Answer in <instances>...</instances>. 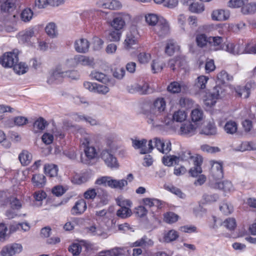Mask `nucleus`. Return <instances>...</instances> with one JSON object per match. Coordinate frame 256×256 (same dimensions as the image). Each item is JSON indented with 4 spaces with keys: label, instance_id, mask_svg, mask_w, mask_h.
I'll use <instances>...</instances> for the list:
<instances>
[{
    "label": "nucleus",
    "instance_id": "1",
    "mask_svg": "<svg viewBox=\"0 0 256 256\" xmlns=\"http://www.w3.org/2000/svg\"><path fill=\"white\" fill-rule=\"evenodd\" d=\"M166 109V102L162 98H157L153 102L148 111L145 112L146 118L148 124L151 126H157L160 124V116L164 114Z\"/></svg>",
    "mask_w": 256,
    "mask_h": 256
},
{
    "label": "nucleus",
    "instance_id": "2",
    "mask_svg": "<svg viewBox=\"0 0 256 256\" xmlns=\"http://www.w3.org/2000/svg\"><path fill=\"white\" fill-rule=\"evenodd\" d=\"M91 137L90 134H86L81 140L82 147L86 158V160L82 162L85 164H88V161L94 159L98 154L96 148L91 144Z\"/></svg>",
    "mask_w": 256,
    "mask_h": 256
},
{
    "label": "nucleus",
    "instance_id": "3",
    "mask_svg": "<svg viewBox=\"0 0 256 256\" xmlns=\"http://www.w3.org/2000/svg\"><path fill=\"white\" fill-rule=\"evenodd\" d=\"M107 144L110 147V148L102 150L100 153V158L108 167L110 168H118V163L113 154L110 143L108 141L107 142Z\"/></svg>",
    "mask_w": 256,
    "mask_h": 256
},
{
    "label": "nucleus",
    "instance_id": "4",
    "mask_svg": "<svg viewBox=\"0 0 256 256\" xmlns=\"http://www.w3.org/2000/svg\"><path fill=\"white\" fill-rule=\"evenodd\" d=\"M18 50H14L12 52H5L0 57V64L6 68H12L15 63L18 62Z\"/></svg>",
    "mask_w": 256,
    "mask_h": 256
},
{
    "label": "nucleus",
    "instance_id": "5",
    "mask_svg": "<svg viewBox=\"0 0 256 256\" xmlns=\"http://www.w3.org/2000/svg\"><path fill=\"white\" fill-rule=\"evenodd\" d=\"M222 93L223 90L220 86H214L211 92L206 94L204 99V104L210 107L214 105L216 100L222 96Z\"/></svg>",
    "mask_w": 256,
    "mask_h": 256
},
{
    "label": "nucleus",
    "instance_id": "6",
    "mask_svg": "<svg viewBox=\"0 0 256 256\" xmlns=\"http://www.w3.org/2000/svg\"><path fill=\"white\" fill-rule=\"evenodd\" d=\"M211 165L212 166L210 170V180L218 182L224 177L222 164L220 162L212 161Z\"/></svg>",
    "mask_w": 256,
    "mask_h": 256
},
{
    "label": "nucleus",
    "instance_id": "7",
    "mask_svg": "<svg viewBox=\"0 0 256 256\" xmlns=\"http://www.w3.org/2000/svg\"><path fill=\"white\" fill-rule=\"evenodd\" d=\"M130 16L127 14H118L116 15L110 25L114 30H121L126 24V22L130 20Z\"/></svg>",
    "mask_w": 256,
    "mask_h": 256
},
{
    "label": "nucleus",
    "instance_id": "8",
    "mask_svg": "<svg viewBox=\"0 0 256 256\" xmlns=\"http://www.w3.org/2000/svg\"><path fill=\"white\" fill-rule=\"evenodd\" d=\"M244 42L243 40H239L236 44L228 42L225 45L224 50L236 55L244 53Z\"/></svg>",
    "mask_w": 256,
    "mask_h": 256
},
{
    "label": "nucleus",
    "instance_id": "9",
    "mask_svg": "<svg viewBox=\"0 0 256 256\" xmlns=\"http://www.w3.org/2000/svg\"><path fill=\"white\" fill-rule=\"evenodd\" d=\"M139 35L137 28L136 26L130 27L129 32L127 33L124 40V46L127 50L132 48L133 45L137 43Z\"/></svg>",
    "mask_w": 256,
    "mask_h": 256
},
{
    "label": "nucleus",
    "instance_id": "10",
    "mask_svg": "<svg viewBox=\"0 0 256 256\" xmlns=\"http://www.w3.org/2000/svg\"><path fill=\"white\" fill-rule=\"evenodd\" d=\"M154 147L164 154H168L172 150V144L169 140H164L159 138H154L152 139Z\"/></svg>",
    "mask_w": 256,
    "mask_h": 256
},
{
    "label": "nucleus",
    "instance_id": "11",
    "mask_svg": "<svg viewBox=\"0 0 256 256\" xmlns=\"http://www.w3.org/2000/svg\"><path fill=\"white\" fill-rule=\"evenodd\" d=\"M147 140L146 139L142 140H132V145L135 148L140 149L141 154H146L150 152L154 149L152 140L148 142V147L146 146Z\"/></svg>",
    "mask_w": 256,
    "mask_h": 256
},
{
    "label": "nucleus",
    "instance_id": "12",
    "mask_svg": "<svg viewBox=\"0 0 256 256\" xmlns=\"http://www.w3.org/2000/svg\"><path fill=\"white\" fill-rule=\"evenodd\" d=\"M22 250V244L14 243L4 246L0 254L1 256H14L15 254L20 253Z\"/></svg>",
    "mask_w": 256,
    "mask_h": 256
},
{
    "label": "nucleus",
    "instance_id": "13",
    "mask_svg": "<svg viewBox=\"0 0 256 256\" xmlns=\"http://www.w3.org/2000/svg\"><path fill=\"white\" fill-rule=\"evenodd\" d=\"M64 70L61 68V67L57 66L50 73L46 81L47 83L49 84H53L60 82L64 78Z\"/></svg>",
    "mask_w": 256,
    "mask_h": 256
},
{
    "label": "nucleus",
    "instance_id": "14",
    "mask_svg": "<svg viewBox=\"0 0 256 256\" xmlns=\"http://www.w3.org/2000/svg\"><path fill=\"white\" fill-rule=\"evenodd\" d=\"M154 31L160 38H165L170 33V26L168 22L162 18L154 28Z\"/></svg>",
    "mask_w": 256,
    "mask_h": 256
},
{
    "label": "nucleus",
    "instance_id": "15",
    "mask_svg": "<svg viewBox=\"0 0 256 256\" xmlns=\"http://www.w3.org/2000/svg\"><path fill=\"white\" fill-rule=\"evenodd\" d=\"M86 232L93 236H97L106 238L108 234L104 229L100 226L93 225L86 228Z\"/></svg>",
    "mask_w": 256,
    "mask_h": 256
},
{
    "label": "nucleus",
    "instance_id": "16",
    "mask_svg": "<svg viewBox=\"0 0 256 256\" xmlns=\"http://www.w3.org/2000/svg\"><path fill=\"white\" fill-rule=\"evenodd\" d=\"M202 162V158L201 156H196L194 158V166L189 170V173L192 177H196L202 172L201 165Z\"/></svg>",
    "mask_w": 256,
    "mask_h": 256
},
{
    "label": "nucleus",
    "instance_id": "17",
    "mask_svg": "<svg viewBox=\"0 0 256 256\" xmlns=\"http://www.w3.org/2000/svg\"><path fill=\"white\" fill-rule=\"evenodd\" d=\"M223 38L221 36H209V44L211 49L216 51L224 50L225 45H222Z\"/></svg>",
    "mask_w": 256,
    "mask_h": 256
},
{
    "label": "nucleus",
    "instance_id": "18",
    "mask_svg": "<svg viewBox=\"0 0 256 256\" xmlns=\"http://www.w3.org/2000/svg\"><path fill=\"white\" fill-rule=\"evenodd\" d=\"M97 4L98 7L110 10L118 9L121 7L120 3L116 0H106L99 1Z\"/></svg>",
    "mask_w": 256,
    "mask_h": 256
},
{
    "label": "nucleus",
    "instance_id": "19",
    "mask_svg": "<svg viewBox=\"0 0 256 256\" xmlns=\"http://www.w3.org/2000/svg\"><path fill=\"white\" fill-rule=\"evenodd\" d=\"M210 186L216 189L223 190L224 192H231L234 190L232 182L228 180L220 182H211Z\"/></svg>",
    "mask_w": 256,
    "mask_h": 256
},
{
    "label": "nucleus",
    "instance_id": "20",
    "mask_svg": "<svg viewBox=\"0 0 256 256\" xmlns=\"http://www.w3.org/2000/svg\"><path fill=\"white\" fill-rule=\"evenodd\" d=\"M90 44L85 38H80L75 41L74 48L79 53H86L89 49Z\"/></svg>",
    "mask_w": 256,
    "mask_h": 256
},
{
    "label": "nucleus",
    "instance_id": "21",
    "mask_svg": "<svg viewBox=\"0 0 256 256\" xmlns=\"http://www.w3.org/2000/svg\"><path fill=\"white\" fill-rule=\"evenodd\" d=\"M154 242L152 240L147 236H144L132 244V247H142L148 248L154 246Z\"/></svg>",
    "mask_w": 256,
    "mask_h": 256
},
{
    "label": "nucleus",
    "instance_id": "22",
    "mask_svg": "<svg viewBox=\"0 0 256 256\" xmlns=\"http://www.w3.org/2000/svg\"><path fill=\"white\" fill-rule=\"evenodd\" d=\"M132 90H130V92H138L141 94H146L152 93V90L150 88L149 85L144 83L142 85L135 84L132 86Z\"/></svg>",
    "mask_w": 256,
    "mask_h": 256
},
{
    "label": "nucleus",
    "instance_id": "23",
    "mask_svg": "<svg viewBox=\"0 0 256 256\" xmlns=\"http://www.w3.org/2000/svg\"><path fill=\"white\" fill-rule=\"evenodd\" d=\"M87 206L86 201L83 199L78 200L71 210L73 215H78L82 214L86 209Z\"/></svg>",
    "mask_w": 256,
    "mask_h": 256
},
{
    "label": "nucleus",
    "instance_id": "24",
    "mask_svg": "<svg viewBox=\"0 0 256 256\" xmlns=\"http://www.w3.org/2000/svg\"><path fill=\"white\" fill-rule=\"evenodd\" d=\"M196 127L190 122L182 124L180 128V134L191 136L196 134Z\"/></svg>",
    "mask_w": 256,
    "mask_h": 256
},
{
    "label": "nucleus",
    "instance_id": "25",
    "mask_svg": "<svg viewBox=\"0 0 256 256\" xmlns=\"http://www.w3.org/2000/svg\"><path fill=\"white\" fill-rule=\"evenodd\" d=\"M230 17V12L228 10H216L212 12V18L214 20L223 21L228 20Z\"/></svg>",
    "mask_w": 256,
    "mask_h": 256
},
{
    "label": "nucleus",
    "instance_id": "26",
    "mask_svg": "<svg viewBox=\"0 0 256 256\" xmlns=\"http://www.w3.org/2000/svg\"><path fill=\"white\" fill-rule=\"evenodd\" d=\"M32 182L34 186L43 188L46 184V178L42 174H36L32 176Z\"/></svg>",
    "mask_w": 256,
    "mask_h": 256
},
{
    "label": "nucleus",
    "instance_id": "27",
    "mask_svg": "<svg viewBox=\"0 0 256 256\" xmlns=\"http://www.w3.org/2000/svg\"><path fill=\"white\" fill-rule=\"evenodd\" d=\"M180 50V46L177 43L173 40H169L167 41L166 46L165 52L168 56H170Z\"/></svg>",
    "mask_w": 256,
    "mask_h": 256
},
{
    "label": "nucleus",
    "instance_id": "28",
    "mask_svg": "<svg viewBox=\"0 0 256 256\" xmlns=\"http://www.w3.org/2000/svg\"><path fill=\"white\" fill-rule=\"evenodd\" d=\"M90 76L92 79L96 80L104 84L110 82L108 76L105 74L104 73L98 71L94 70L90 74Z\"/></svg>",
    "mask_w": 256,
    "mask_h": 256
},
{
    "label": "nucleus",
    "instance_id": "29",
    "mask_svg": "<svg viewBox=\"0 0 256 256\" xmlns=\"http://www.w3.org/2000/svg\"><path fill=\"white\" fill-rule=\"evenodd\" d=\"M76 66L80 64L84 66H92L94 64L93 58L83 55H76L75 56Z\"/></svg>",
    "mask_w": 256,
    "mask_h": 256
},
{
    "label": "nucleus",
    "instance_id": "30",
    "mask_svg": "<svg viewBox=\"0 0 256 256\" xmlns=\"http://www.w3.org/2000/svg\"><path fill=\"white\" fill-rule=\"evenodd\" d=\"M241 12L245 15L254 14L256 12V2L245 3L242 7Z\"/></svg>",
    "mask_w": 256,
    "mask_h": 256
},
{
    "label": "nucleus",
    "instance_id": "31",
    "mask_svg": "<svg viewBox=\"0 0 256 256\" xmlns=\"http://www.w3.org/2000/svg\"><path fill=\"white\" fill-rule=\"evenodd\" d=\"M186 86L184 84H180L177 82H171L168 86V90L173 94L178 93L182 90H185Z\"/></svg>",
    "mask_w": 256,
    "mask_h": 256
},
{
    "label": "nucleus",
    "instance_id": "32",
    "mask_svg": "<svg viewBox=\"0 0 256 256\" xmlns=\"http://www.w3.org/2000/svg\"><path fill=\"white\" fill-rule=\"evenodd\" d=\"M216 128L214 124L210 122L202 129L200 134L206 136H213L216 134Z\"/></svg>",
    "mask_w": 256,
    "mask_h": 256
},
{
    "label": "nucleus",
    "instance_id": "33",
    "mask_svg": "<svg viewBox=\"0 0 256 256\" xmlns=\"http://www.w3.org/2000/svg\"><path fill=\"white\" fill-rule=\"evenodd\" d=\"M225 132L228 134H234L238 130V124L233 120L228 121L224 126Z\"/></svg>",
    "mask_w": 256,
    "mask_h": 256
},
{
    "label": "nucleus",
    "instance_id": "34",
    "mask_svg": "<svg viewBox=\"0 0 256 256\" xmlns=\"http://www.w3.org/2000/svg\"><path fill=\"white\" fill-rule=\"evenodd\" d=\"M161 19L159 18L158 16L156 14L148 13L145 15L146 22L150 26L155 27Z\"/></svg>",
    "mask_w": 256,
    "mask_h": 256
},
{
    "label": "nucleus",
    "instance_id": "35",
    "mask_svg": "<svg viewBox=\"0 0 256 256\" xmlns=\"http://www.w3.org/2000/svg\"><path fill=\"white\" fill-rule=\"evenodd\" d=\"M12 67L14 72L19 75L26 73L28 70V66L23 62L15 63Z\"/></svg>",
    "mask_w": 256,
    "mask_h": 256
},
{
    "label": "nucleus",
    "instance_id": "36",
    "mask_svg": "<svg viewBox=\"0 0 256 256\" xmlns=\"http://www.w3.org/2000/svg\"><path fill=\"white\" fill-rule=\"evenodd\" d=\"M45 174L50 177H54L57 176L58 172V166L54 164H46L44 166Z\"/></svg>",
    "mask_w": 256,
    "mask_h": 256
},
{
    "label": "nucleus",
    "instance_id": "37",
    "mask_svg": "<svg viewBox=\"0 0 256 256\" xmlns=\"http://www.w3.org/2000/svg\"><path fill=\"white\" fill-rule=\"evenodd\" d=\"M113 180L114 179H112L110 176H104L98 178L96 180L95 184L98 185H102L104 186H108L112 188Z\"/></svg>",
    "mask_w": 256,
    "mask_h": 256
},
{
    "label": "nucleus",
    "instance_id": "38",
    "mask_svg": "<svg viewBox=\"0 0 256 256\" xmlns=\"http://www.w3.org/2000/svg\"><path fill=\"white\" fill-rule=\"evenodd\" d=\"M18 158L22 165L27 166L30 162L32 156L28 151L24 150L19 154Z\"/></svg>",
    "mask_w": 256,
    "mask_h": 256
},
{
    "label": "nucleus",
    "instance_id": "39",
    "mask_svg": "<svg viewBox=\"0 0 256 256\" xmlns=\"http://www.w3.org/2000/svg\"><path fill=\"white\" fill-rule=\"evenodd\" d=\"M162 162L165 166H170L174 164H178L180 162V158L174 155L166 156L162 158Z\"/></svg>",
    "mask_w": 256,
    "mask_h": 256
},
{
    "label": "nucleus",
    "instance_id": "40",
    "mask_svg": "<svg viewBox=\"0 0 256 256\" xmlns=\"http://www.w3.org/2000/svg\"><path fill=\"white\" fill-rule=\"evenodd\" d=\"M144 204L150 208L155 207L156 209L161 208L162 202L156 198H144L142 199Z\"/></svg>",
    "mask_w": 256,
    "mask_h": 256
},
{
    "label": "nucleus",
    "instance_id": "41",
    "mask_svg": "<svg viewBox=\"0 0 256 256\" xmlns=\"http://www.w3.org/2000/svg\"><path fill=\"white\" fill-rule=\"evenodd\" d=\"M34 30L33 28H30L24 32L19 34L20 40L23 42H28L31 38L34 36Z\"/></svg>",
    "mask_w": 256,
    "mask_h": 256
},
{
    "label": "nucleus",
    "instance_id": "42",
    "mask_svg": "<svg viewBox=\"0 0 256 256\" xmlns=\"http://www.w3.org/2000/svg\"><path fill=\"white\" fill-rule=\"evenodd\" d=\"M100 200L103 204H106L108 202V192L102 188H96V196Z\"/></svg>",
    "mask_w": 256,
    "mask_h": 256
},
{
    "label": "nucleus",
    "instance_id": "43",
    "mask_svg": "<svg viewBox=\"0 0 256 256\" xmlns=\"http://www.w3.org/2000/svg\"><path fill=\"white\" fill-rule=\"evenodd\" d=\"M196 41L197 46L202 48L206 46L208 43L209 44V37L204 34H198L196 36Z\"/></svg>",
    "mask_w": 256,
    "mask_h": 256
},
{
    "label": "nucleus",
    "instance_id": "44",
    "mask_svg": "<svg viewBox=\"0 0 256 256\" xmlns=\"http://www.w3.org/2000/svg\"><path fill=\"white\" fill-rule=\"evenodd\" d=\"M63 70L76 66V57L68 58L62 64L58 65Z\"/></svg>",
    "mask_w": 256,
    "mask_h": 256
},
{
    "label": "nucleus",
    "instance_id": "45",
    "mask_svg": "<svg viewBox=\"0 0 256 256\" xmlns=\"http://www.w3.org/2000/svg\"><path fill=\"white\" fill-rule=\"evenodd\" d=\"M33 12L30 8H25L20 14V18L22 21L24 22H30L33 17Z\"/></svg>",
    "mask_w": 256,
    "mask_h": 256
},
{
    "label": "nucleus",
    "instance_id": "46",
    "mask_svg": "<svg viewBox=\"0 0 256 256\" xmlns=\"http://www.w3.org/2000/svg\"><path fill=\"white\" fill-rule=\"evenodd\" d=\"M0 6L2 11L9 12L13 9L14 3L10 0H0Z\"/></svg>",
    "mask_w": 256,
    "mask_h": 256
},
{
    "label": "nucleus",
    "instance_id": "47",
    "mask_svg": "<svg viewBox=\"0 0 256 256\" xmlns=\"http://www.w3.org/2000/svg\"><path fill=\"white\" fill-rule=\"evenodd\" d=\"M232 79V77L224 70H222L217 75V80L220 84H225Z\"/></svg>",
    "mask_w": 256,
    "mask_h": 256
},
{
    "label": "nucleus",
    "instance_id": "48",
    "mask_svg": "<svg viewBox=\"0 0 256 256\" xmlns=\"http://www.w3.org/2000/svg\"><path fill=\"white\" fill-rule=\"evenodd\" d=\"M160 120L162 121V122L160 124L157 126H151L152 127L155 128V127H159L161 126H163L164 125L170 126L174 122V120H173V118H172L170 116H168L164 113V114H162L160 116Z\"/></svg>",
    "mask_w": 256,
    "mask_h": 256
},
{
    "label": "nucleus",
    "instance_id": "49",
    "mask_svg": "<svg viewBox=\"0 0 256 256\" xmlns=\"http://www.w3.org/2000/svg\"><path fill=\"white\" fill-rule=\"evenodd\" d=\"M132 212L127 207L120 208L117 210L116 215L122 218H126L131 216Z\"/></svg>",
    "mask_w": 256,
    "mask_h": 256
},
{
    "label": "nucleus",
    "instance_id": "50",
    "mask_svg": "<svg viewBox=\"0 0 256 256\" xmlns=\"http://www.w3.org/2000/svg\"><path fill=\"white\" fill-rule=\"evenodd\" d=\"M187 115L184 110H178L175 112L172 115L174 122H182L186 118Z\"/></svg>",
    "mask_w": 256,
    "mask_h": 256
},
{
    "label": "nucleus",
    "instance_id": "51",
    "mask_svg": "<svg viewBox=\"0 0 256 256\" xmlns=\"http://www.w3.org/2000/svg\"><path fill=\"white\" fill-rule=\"evenodd\" d=\"M208 78L204 76H198L195 84V86L199 89L204 90L206 88Z\"/></svg>",
    "mask_w": 256,
    "mask_h": 256
},
{
    "label": "nucleus",
    "instance_id": "52",
    "mask_svg": "<svg viewBox=\"0 0 256 256\" xmlns=\"http://www.w3.org/2000/svg\"><path fill=\"white\" fill-rule=\"evenodd\" d=\"M122 34L121 30L114 29L110 32L108 38L111 42H118L120 39Z\"/></svg>",
    "mask_w": 256,
    "mask_h": 256
},
{
    "label": "nucleus",
    "instance_id": "53",
    "mask_svg": "<svg viewBox=\"0 0 256 256\" xmlns=\"http://www.w3.org/2000/svg\"><path fill=\"white\" fill-rule=\"evenodd\" d=\"M88 177L87 174H76L72 179V182L74 184H80L88 180Z\"/></svg>",
    "mask_w": 256,
    "mask_h": 256
},
{
    "label": "nucleus",
    "instance_id": "54",
    "mask_svg": "<svg viewBox=\"0 0 256 256\" xmlns=\"http://www.w3.org/2000/svg\"><path fill=\"white\" fill-rule=\"evenodd\" d=\"M220 210L224 214L228 215L231 214L233 211V206L230 202H224L220 206Z\"/></svg>",
    "mask_w": 256,
    "mask_h": 256
},
{
    "label": "nucleus",
    "instance_id": "55",
    "mask_svg": "<svg viewBox=\"0 0 256 256\" xmlns=\"http://www.w3.org/2000/svg\"><path fill=\"white\" fill-rule=\"evenodd\" d=\"M46 33L51 37H54L56 36L57 30L56 26L54 23L50 22L47 24L45 28Z\"/></svg>",
    "mask_w": 256,
    "mask_h": 256
},
{
    "label": "nucleus",
    "instance_id": "56",
    "mask_svg": "<svg viewBox=\"0 0 256 256\" xmlns=\"http://www.w3.org/2000/svg\"><path fill=\"white\" fill-rule=\"evenodd\" d=\"M191 117L194 122L200 121L203 118L202 111L198 108L193 110L191 112Z\"/></svg>",
    "mask_w": 256,
    "mask_h": 256
},
{
    "label": "nucleus",
    "instance_id": "57",
    "mask_svg": "<svg viewBox=\"0 0 256 256\" xmlns=\"http://www.w3.org/2000/svg\"><path fill=\"white\" fill-rule=\"evenodd\" d=\"M178 237V233L174 230H169L164 236L165 242H168L175 240Z\"/></svg>",
    "mask_w": 256,
    "mask_h": 256
},
{
    "label": "nucleus",
    "instance_id": "58",
    "mask_svg": "<svg viewBox=\"0 0 256 256\" xmlns=\"http://www.w3.org/2000/svg\"><path fill=\"white\" fill-rule=\"evenodd\" d=\"M189 10L192 12L200 13L204 10V5L202 4L193 2L190 4Z\"/></svg>",
    "mask_w": 256,
    "mask_h": 256
},
{
    "label": "nucleus",
    "instance_id": "59",
    "mask_svg": "<svg viewBox=\"0 0 256 256\" xmlns=\"http://www.w3.org/2000/svg\"><path fill=\"white\" fill-rule=\"evenodd\" d=\"M178 218V215L172 212H169L164 216V220L168 224H172L176 222Z\"/></svg>",
    "mask_w": 256,
    "mask_h": 256
},
{
    "label": "nucleus",
    "instance_id": "60",
    "mask_svg": "<svg viewBox=\"0 0 256 256\" xmlns=\"http://www.w3.org/2000/svg\"><path fill=\"white\" fill-rule=\"evenodd\" d=\"M106 85L96 84L95 92L102 94H105L108 93L110 90L108 86L111 84V82L110 83H106Z\"/></svg>",
    "mask_w": 256,
    "mask_h": 256
},
{
    "label": "nucleus",
    "instance_id": "61",
    "mask_svg": "<svg viewBox=\"0 0 256 256\" xmlns=\"http://www.w3.org/2000/svg\"><path fill=\"white\" fill-rule=\"evenodd\" d=\"M47 123L42 118H40L36 120L34 124V129H36V131L39 130H43L45 128Z\"/></svg>",
    "mask_w": 256,
    "mask_h": 256
},
{
    "label": "nucleus",
    "instance_id": "62",
    "mask_svg": "<svg viewBox=\"0 0 256 256\" xmlns=\"http://www.w3.org/2000/svg\"><path fill=\"white\" fill-rule=\"evenodd\" d=\"M177 158H180V162H185L188 161L190 160H192L194 162V158L196 156H192L190 151H185L182 152Z\"/></svg>",
    "mask_w": 256,
    "mask_h": 256
},
{
    "label": "nucleus",
    "instance_id": "63",
    "mask_svg": "<svg viewBox=\"0 0 256 256\" xmlns=\"http://www.w3.org/2000/svg\"><path fill=\"white\" fill-rule=\"evenodd\" d=\"M236 92L238 96L244 98H248L250 94V92L244 86H237L236 88Z\"/></svg>",
    "mask_w": 256,
    "mask_h": 256
},
{
    "label": "nucleus",
    "instance_id": "64",
    "mask_svg": "<svg viewBox=\"0 0 256 256\" xmlns=\"http://www.w3.org/2000/svg\"><path fill=\"white\" fill-rule=\"evenodd\" d=\"M138 58L140 64H146L151 59V55L149 53L142 52L138 54Z\"/></svg>",
    "mask_w": 256,
    "mask_h": 256
}]
</instances>
